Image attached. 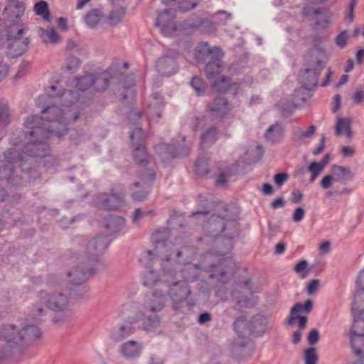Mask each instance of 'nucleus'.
<instances>
[{"mask_svg":"<svg viewBox=\"0 0 364 364\" xmlns=\"http://www.w3.org/2000/svg\"><path fill=\"white\" fill-rule=\"evenodd\" d=\"M270 327L268 318L263 315H257L250 320V331L255 336H262Z\"/></svg>","mask_w":364,"mask_h":364,"instance_id":"11","label":"nucleus"},{"mask_svg":"<svg viewBox=\"0 0 364 364\" xmlns=\"http://www.w3.org/2000/svg\"><path fill=\"white\" fill-rule=\"evenodd\" d=\"M233 325L235 330L239 334H242L246 330L250 331V321H247L245 316H240L236 318Z\"/></svg>","mask_w":364,"mask_h":364,"instance_id":"40","label":"nucleus"},{"mask_svg":"<svg viewBox=\"0 0 364 364\" xmlns=\"http://www.w3.org/2000/svg\"><path fill=\"white\" fill-rule=\"evenodd\" d=\"M46 290L39 291L37 294L34 302L31 304L29 309V316L36 321H38L41 318L46 316L49 308L46 302Z\"/></svg>","mask_w":364,"mask_h":364,"instance_id":"8","label":"nucleus"},{"mask_svg":"<svg viewBox=\"0 0 364 364\" xmlns=\"http://www.w3.org/2000/svg\"><path fill=\"white\" fill-rule=\"evenodd\" d=\"M24 28L23 26L14 24L9 27V35L13 39L20 38L19 37L23 33Z\"/></svg>","mask_w":364,"mask_h":364,"instance_id":"50","label":"nucleus"},{"mask_svg":"<svg viewBox=\"0 0 364 364\" xmlns=\"http://www.w3.org/2000/svg\"><path fill=\"white\" fill-rule=\"evenodd\" d=\"M308 171L310 172L311 176L310 182L312 183L318 177V176L323 171V164H319L318 161H313L310 164Z\"/></svg>","mask_w":364,"mask_h":364,"instance_id":"45","label":"nucleus"},{"mask_svg":"<svg viewBox=\"0 0 364 364\" xmlns=\"http://www.w3.org/2000/svg\"><path fill=\"white\" fill-rule=\"evenodd\" d=\"M284 129L279 123L271 125L265 132V139L271 142L276 143L279 141L283 136Z\"/></svg>","mask_w":364,"mask_h":364,"instance_id":"27","label":"nucleus"},{"mask_svg":"<svg viewBox=\"0 0 364 364\" xmlns=\"http://www.w3.org/2000/svg\"><path fill=\"white\" fill-rule=\"evenodd\" d=\"M354 315V323L350 331V338L351 346L357 348L359 341H362V335L364 333V319L361 318L362 315L358 313Z\"/></svg>","mask_w":364,"mask_h":364,"instance_id":"12","label":"nucleus"},{"mask_svg":"<svg viewBox=\"0 0 364 364\" xmlns=\"http://www.w3.org/2000/svg\"><path fill=\"white\" fill-rule=\"evenodd\" d=\"M37 31L41 41L44 44L55 45L61 41L60 36L53 28L45 29L39 27Z\"/></svg>","mask_w":364,"mask_h":364,"instance_id":"15","label":"nucleus"},{"mask_svg":"<svg viewBox=\"0 0 364 364\" xmlns=\"http://www.w3.org/2000/svg\"><path fill=\"white\" fill-rule=\"evenodd\" d=\"M352 118L338 117L336 124V134L338 136L346 134L348 139L353 136L351 129Z\"/></svg>","mask_w":364,"mask_h":364,"instance_id":"21","label":"nucleus"},{"mask_svg":"<svg viewBox=\"0 0 364 364\" xmlns=\"http://www.w3.org/2000/svg\"><path fill=\"white\" fill-rule=\"evenodd\" d=\"M228 110V102L223 97L216 98L209 107V111L214 117H223Z\"/></svg>","mask_w":364,"mask_h":364,"instance_id":"19","label":"nucleus"},{"mask_svg":"<svg viewBox=\"0 0 364 364\" xmlns=\"http://www.w3.org/2000/svg\"><path fill=\"white\" fill-rule=\"evenodd\" d=\"M353 101L356 105H360L364 102V91L357 90L353 96Z\"/></svg>","mask_w":364,"mask_h":364,"instance_id":"64","label":"nucleus"},{"mask_svg":"<svg viewBox=\"0 0 364 364\" xmlns=\"http://www.w3.org/2000/svg\"><path fill=\"white\" fill-rule=\"evenodd\" d=\"M319 338V332L317 329H312L308 334V342L310 346L316 344Z\"/></svg>","mask_w":364,"mask_h":364,"instance_id":"59","label":"nucleus"},{"mask_svg":"<svg viewBox=\"0 0 364 364\" xmlns=\"http://www.w3.org/2000/svg\"><path fill=\"white\" fill-rule=\"evenodd\" d=\"M125 15L126 11L123 8L112 11L107 16V21L109 26H115L119 24L123 20Z\"/></svg>","mask_w":364,"mask_h":364,"instance_id":"33","label":"nucleus"},{"mask_svg":"<svg viewBox=\"0 0 364 364\" xmlns=\"http://www.w3.org/2000/svg\"><path fill=\"white\" fill-rule=\"evenodd\" d=\"M213 173L216 176H218V178L216 179V184L217 186H223L226 183V178L228 177V173L225 171L220 170L218 172H216L215 170L213 171Z\"/></svg>","mask_w":364,"mask_h":364,"instance_id":"56","label":"nucleus"},{"mask_svg":"<svg viewBox=\"0 0 364 364\" xmlns=\"http://www.w3.org/2000/svg\"><path fill=\"white\" fill-rule=\"evenodd\" d=\"M304 215H305L304 208L301 206L297 207L293 213L292 220L294 223H299L304 219Z\"/></svg>","mask_w":364,"mask_h":364,"instance_id":"57","label":"nucleus"},{"mask_svg":"<svg viewBox=\"0 0 364 364\" xmlns=\"http://www.w3.org/2000/svg\"><path fill=\"white\" fill-rule=\"evenodd\" d=\"M318 355L316 349L314 347L309 348L304 351V360L305 364H317Z\"/></svg>","mask_w":364,"mask_h":364,"instance_id":"39","label":"nucleus"},{"mask_svg":"<svg viewBox=\"0 0 364 364\" xmlns=\"http://www.w3.org/2000/svg\"><path fill=\"white\" fill-rule=\"evenodd\" d=\"M68 282L77 285L86 280L85 272L77 268L72 269L67 273Z\"/></svg>","mask_w":364,"mask_h":364,"instance_id":"30","label":"nucleus"},{"mask_svg":"<svg viewBox=\"0 0 364 364\" xmlns=\"http://www.w3.org/2000/svg\"><path fill=\"white\" fill-rule=\"evenodd\" d=\"M43 113L49 116H31L27 117L25 122L26 128L28 129L26 132L28 144L24 147L23 152L31 156H43L40 151L41 144L53 133L59 138L66 134L67 123L75 122L79 116L75 108L66 105H63L62 107H49L45 109Z\"/></svg>","mask_w":364,"mask_h":364,"instance_id":"1","label":"nucleus"},{"mask_svg":"<svg viewBox=\"0 0 364 364\" xmlns=\"http://www.w3.org/2000/svg\"><path fill=\"white\" fill-rule=\"evenodd\" d=\"M134 157L135 161L139 164H146L148 162V156L144 146H135Z\"/></svg>","mask_w":364,"mask_h":364,"instance_id":"42","label":"nucleus"},{"mask_svg":"<svg viewBox=\"0 0 364 364\" xmlns=\"http://www.w3.org/2000/svg\"><path fill=\"white\" fill-rule=\"evenodd\" d=\"M46 302L50 310L55 312H62L67 310L70 304V296L63 291L46 290Z\"/></svg>","mask_w":364,"mask_h":364,"instance_id":"5","label":"nucleus"},{"mask_svg":"<svg viewBox=\"0 0 364 364\" xmlns=\"http://www.w3.org/2000/svg\"><path fill=\"white\" fill-rule=\"evenodd\" d=\"M330 171L334 176L336 181L338 182H344L353 177L350 168L347 166L334 164L331 166Z\"/></svg>","mask_w":364,"mask_h":364,"instance_id":"24","label":"nucleus"},{"mask_svg":"<svg viewBox=\"0 0 364 364\" xmlns=\"http://www.w3.org/2000/svg\"><path fill=\"white\" fill-rule=\"evenodd\" d=\"M358 289L356 291L355 304H360L361 300L364 299V269L361 271L357 279Z\"/></svg>","mask_w":364,"mask_h":364,"instance_id":"43","label":"nucleus"},{"mask_svg":"<svg viewBox=\"0 0 364 364\" xmlns=\"http://www.w3.org/2000/svg\"><path fill=\"white\" fill-rule=\"evenodd\" d=\"M102 18V13L98 9L90 10L85 16L87 25L90 28L96 27Z\"/></svg>","mask_w":364,"mask_h":364,"instance_id":"31","label":"nucleus"},{"mask_svg":"<svg viewBox=\"0 0 364 364\" xmlns=\"http://www.w3.org/2000/svg\"><path fill=\"white\" fill-rule=\"evenodd\" d=\"M304 195L299 189H295L291 192V200L293 203H299L303 198Z\"/></svg>","mask_w":364,"mask_h":364,"instance_id":"62","label":"nucleus"},{"mask_svg":"<svg viewBox=\"0 0 364 364\" xmlns=\"http://www.w3.org/2000/svg\"><path fill=\"white\" fill-rule=\"evenodd\" d=\"M294 270L296 273H301V278L304 279L309 274L308 262L306 260L299 261L294 267Z\"/></svg>","mask_w":364,"mask_h":364,"instance_id":"48","label":"nucleus"},{"mask_svg":"<svg viewBox=\"0 0 364 364\" xmlns=\"http://www.w3.org/2000/svg\"><path fill=\"white\" fill-rule=\"evenodd\" d=\"M304 14L309 16H319L318 18L315 19V23L318 26L324 27L329 23L328 17L326 14H322L321 10L319 9H314L310 6H307L304 9Z\"/></svg>","mask_w":364,"mask_h":364,"instance_id":"26","label":"nucleus"},{"mask_svg":"<svg viewBox=\"0 0 364 364\" xmlns=\"http://www.w3.org/2000/svg\"><path fill=\"white\" fill-rule=\"evenodd\" d=\"M191 85L198 95H202L205 92L206 87L203 80L198 76L192 78Z\"/></svg>","mask_w":364,"mask_h":364,"instance_id":"44","label":"nucleus"},{"mask_svg":"<svg viewBox=\"0 0 364 364\" xmlns=\"http://www.w3.org/2000/svg\"><path fill=\"white\" fill-rule=\"evenodd\" d=\"M159 283H161L160 273L159 274L154 270H149L144 274L143 284L144 286L152 287Z\"/></svg>","mask_w":364,"mask_h":364,"instance_id":"32","label":"nucleus"},{"mask_svg":"<svg viewBox=\"0 0 364 364\" xmlns=\"http://www.w3.org/2000/svg\"><path fill=\"white\" fill-rule=\"evenodd\" d=\"M212 86L213 89L217 92H225L230 87V79L228 77L222 76L218 79H215Z\"/></svg>","mask_w":364,"mask_h":364,"instance_id":"38","label":"nucleus"},{"mask_svg":"<svg viewBox=\"0 0 364 364\" xmlns=\"http://www.w3.org/2000/svg\"><path fill=\"white\" fill-rule=\"evenodd\" d=\"M316 127L311 125L307 131H303L301 128L296 127L294 129V140L301 141L304 139L310 138L315 132Z\"/></svg>","mask_w":364,"mask_h":364,"instance_id":"36","label":"nucleus"},{"mask_svg":"<svg viewBox=\"0 0 364 364\" xmlns=\"http://www.w3.org/2000/svg\"><path fill=\"white\" fill-rule=\"evenodd\" d=\"M124 225V220L121 217L111 218L106 227L109 229L110 233H114L120 231Z\"/></svg>","mask_w":364,"mask_h":364,"instance_id":"37","label":"nucleus"},{"mask_svg":"<svg viewBox=\"0 0 364 364\" xmlns=\"http://www.w3.org/2000/svg\"><path fill=\"white\" fill-rule=\"evenodd\" d=\"M81 61L77 57H70L66 62L65 69L70 72L76 71L80 66Z\"/></svg>","mask_w":364,"mask_h":364,"instance_id":"49","label":"nucleus"},{"mask_svg":"<svg viewBox=\"0 0 364 364\" xmlns=\"http://www.w3.org/2000/svg\"><path fill=\"white\" fill-rule=\"evenodd\" d=\"M218 131L217 129L213 127L208 129L204 134L201 135V144H212L217 139Z\"/></svg>","mask_w":364,"mask_h":364,"instance_id":"41","label":"nucleus"},{"mask_svg":"<svg viewBox=\"0 0 364 364\" xmlns=\"http://www.w3.org/2000/svg\"><path fill=\"white\" fill-rule=\"evenodd\" d=\"M134 331V328L130 323L122 325L112 334V338L117 342L122 341L130 336Z\"/></svg>","mask_w":364,"mask_h":364,"instance_id":"28","label":"nucleus"},{"mask_svg":"<svg viewBox=\"0 0 364 364\" xmlns=\"http://www.w3.org/2000/svg\"><path fill=\"white\" fill-rule=\"evenodd\" d=\"M43 332L29 318H20L0 326V358L9 355L14 349L28 346L41 338Z\"/></svg>","mask_w":364,"mask_h":364,"instance_id":"2","label":"nucleus"},{"mask_svg":"<svg viewBox=\"0 0 364 364\" xmlns=\"http://www.w3.org/2000/svg\"><path fill=\"white\" fill-rule=\"evenodd\" d=\"M108 246V242L105 237L93 238L87 245V253L90 256H97L103 252Z\"/></svg>","mask_w":364,"mask_h":364,"instance_id":"18","label":"nucleus"},{"mask_svg":"<svg viewBox=\"0 0 364 364\" xmlns=\"http://www.w3.org/2000/svg\"><path fill=\"white\" fill-rule=\"evenodd\" d=\"M188 249L185 247L183 250H176L170 242H157L156 250L161 259L160 274L162 284L167 285L178 281L176 279L179 262L175 259H180L184 254V250Z\"/></svg>","mask_w":364,"mask_h":364,"instance_id":"3","label":"nucleus"},{"mask_svg":"<svg viewBox=\"0 0 364 364\" xmlns=\"http://www.w3.org/2000/svg\"><path fill=\"white\" fill-rule=\"evenodd\" d=\"M13 173V168L9 163L0 162V180L9 178Z\"/></svg>","mask_w":364,"mask_h":364,"instance_id":"47","label":"nucleus"},{"mask_svg":"<svg viewBox=\"0 0 364 364\" xmlns=\"http://www.w3.org/2000/svg\"><path fill=\"white\" fill-rule=\"evenodd\" d=\"M28 43L27 38L13 39L9 46V54L13 58L22 55L26 50Z\"/></svg>","mask_w":364,"mask_h":364,"instance_id":"23","label":"nucleus"},{"mask_svg":"<svg viewBox=\"0 0 364 364\" xmlns=\"http://www.w3.org/2000/svg\"><path fill=\"white\" fill-rule=\"evenodd\" d=\"M289 174L287 173H277L274 176V181L278 186H282L284 182L288 179Z\"/></svg>","mask_w":364,"mask_h":364,"instance_id":"61","label":"nucleus"},{"mask_svg":"<svg viewBox=\"0 0 364 364\" xmlns=\"http://www.w3.org/2000/svg\"><path fill=\"white\" fill-rule=\"evenodd\" d=\"M141 345L135 341H129L124 343L120 347L122 355L126 359H134L138 358L141 352Z\"/></svg>","mask_w":364,"mask_h":364,"instance_id":"14","label":"nucleus"},{"mask_svg":"<svg viewBox=\"0 0 364 364\" xmlns=\"http://www.w3.org/2000/svg\"><path fill=\"white\" fill-rule=\"evenodd\" d=\"M166 300V294L164 291L155 289L151 294L145 296L144 311L152 313L160 311L165 306Z\"/></svg>","mask_w":364,"mask_h":364,"instance_id":"6","label":"nucleus"},{"mask_svg":"<svg viewBox=\"0 0 364 364\" xmlns=\"http://www.w3.org/2000/svg\"><path fill=\"white\" fill-rule=\"evenodd\" d=\"M96 82L105 84V87L108 86V81L106 78H96V77L92 74H87L80 78H77L76 86L79 90L85 91L94 85Z\"/></svg>","mask_w":364,"mask_h":364,"instance_id":"17","label":"nucleus"},{"mask_svg":"<svg viewBox=\"0 0 364 364\" xmlns=\"http://www.w3.org/2000/svg\"><path fill=\"white\" fill-rule=\"evenodd\" d=\"M362 341H359V344L357 348L352 346L354 353L358 356H364V333L362 335Z\"/></svg>","mask_w":364,"mask_h":364,"instance_id":"63","label":"nucleus"},{"mask_svg":"<svg viewBox=\"0 0 364 364\" xmlns=\"http://www.w3.org/2000/svg\"><path fill=\"white\" fill-rule=\"evenodd\" d=\"M156 69L161 75L170 76L176 73L177 70V64L173 57L164 55L158 60L156 63Z\"/></svg>","mask_w":364,"mask_h":364,"instance_id":"13","label":"nucleus"},{"mask_svg":"<svg viewBox=\"0 0 364 364\" xmlns=\"http://www.w3.org/2000/svg\"><path fill=\"white\" fill-rule=\"evenodd\" d=\"M320 281L318 279L311 280L306 287L307 293L309 295L314 294L319 288Z\"/></svg>","mask_w":364,"mask_h":364,"instance_id":"58","label":"nucleus"},{"mask_svg":"<svg viewBox=\"0 0 364 364\" xmlns=\"http://www.w3.org/2000/svg\"><path fill=\"white\" fill-rule=\"evenodd\" d=\"M36 14L41 16L46 21H50V14L48 10V4L44 1L36 3L34 6Z\"/></svg>","mask_w":364,"mask_h":364,"instance_id":"35","label":"nucleus"},{"mask_svg":"<svg viewBox=\"0 0 364 364\" xmlns=\"http://www.w3.org/2000/svg\"><path fill=\"white\" fill-rule=\"evenodd\" d=\"M9 122V112L7 107H0V129L6 127Z\"/></svg>","mask_w":364,"mask_h":364,"instance_id":"52","label":"nucleus"},{"mask_svg":"<svg viewBox=\"0 0 364 364\" xmlns=\"http://www.w3.org/2000/svg\"><path fill=\"white\" fill-rule=\"evenodd\" d=\"M124 194H100L97 198L98 205L106 210H114L122 205Z\"/></svg>","mask_w":364,"mask_h":364,"instance_id":"9","label":"nucleus"},{"mask_svg":"<svg viewBox=\"0 0 364 364\" xmlns=\"http://www.w3.org/2000/svg\"><path fill=\"white\" fill-rule=\"evenodd\" d=\"M146 135L143 132V130L141 127H136L135 128L131 135L130 139L132 140V142L134 146H141L139 144V142L142 141L144 139H145Z\"/></svg>","mask_w":364,"mask_h":364,"instance_id":"46","label":"nucleus"},{"mask_svg":"<svg viewBox=\"0 0 364 364\" xmlns=\"http://www.w3.org/2000/svg\"><path fill=\"white\" fill-rule=\"evenodd\" d=\"M215 170L213 166L209 167L208 161L206 159H199L195 164V171L201 176H205L210 172Z\"/></svg>","mask_w":364,"mask_h":364,"instance_id":"34","label":"nucleus"},{"mask_svg":"<svg viewBox=\"0 0 364 364\" xmlns=\"http://www.w3.org/2000/svg\"><path fill=\"white\" fill-rule=\"evenodd\" d=\"M318 75L317 70L312 68L306 69L301 75V81L303 84V87L306 90L314 87L318 82Z\"/></svg>","mask_w":364,"mask_h":364,"instance_id":"25","label":"nucleus"},{"mask_svg":"<svg viewBox=\"0 0 364 364\" xmlns=\"http://www.w3.org/2000/svg\"><path fill=\"white\" fill-rule=\"evenodd\" d=\"M167 295L173 303L174 310H178L181 305L191 296L192 291L186 281H176L166 285Z\"/></svg>","mask_w":364,"mask_h":364,"instance_id":"4","label":"nucleus"},{"mask_svg":"<svg viewBox=\"0 0 364 364\" xmlns=\"http://www.w3.org/2000/svg\"><path fill=\"white\" fill-rule=\"evenodd\" d=\"M210 277L222 284H226L230 280L228 272L220 265L212 267Z\"/></svg>","mask_w":364,"mask_h":364,"instance_id":"29","label":"nucleus"},{"mask_svg":"<svg viewBox=\"0 0 364 364\" xmlns=\"http://www.w3.org/2000/svg\"><path fill=\"white\" fill-rule=\"evenodd\" d=\"M328 60V56L323 48L312 49L307 57L309 65L315 70H321Z\"/></svg>","mask_w":364,"mask_h":364,"instance_id":"10","label":"nucleus"},{"mask_svg":"<svg viewBox=\"0 0 364 364\" xmlns=\"http://www.w3.org/2000/svg\"><path fill=\"white\" fill-rule=\"evenodd\" d=\"M303 308V305L301 303H296L291 309L289 316L286 319V323L289 326H291L294 324V321L298 319L299 321V326L300 328H304L306 322L307 318L306 316H299V313L301 311Z\"/></svg>","mask_w":364,"mask_h":364,"instance_id":"20","label":"nucleus"},{"mask_svg":"<svg viewBox=\"0 0 364 364\" xmlns=\"http://www.w3.org/2000/svg\"><path fill=\"white\" fill-rule=\"evenodd\" d=\"M203 45L207 47L208 53L213 55V58H215L214 60H221L223 57L224 52L221 48L218 47L210 48L208 43H204Z\"/></svg>","mask_w":364,"mask_h":364,"instance_id":"54","label":"nucleus"},{"mask_svg":"<svg viewBox=\"0 0 364 364\" xmlns=\"http://www.w3.org/2000/svg\"><path fill=\"white\" fill-rule=\"evenodd\" d=\"M336 181L333 174L330 172L329 173L325 175L321 181L320 185L321 187L326 190L329 188L333 183V182Z\"/></svg>","mask_w":364,"mask_h":364,"instance_id":"53","label":"nucleus"},{"mask_svg":"<svg viewBox=\"0 0 364 364\" xmlns=\"http://www.w3.org/2000/svg\"><path fill=\"white\" fill-rule=\"evenodd\" d=\"M356 300V294L354 297V301L352 306V311L353 314H356L358 313L359 315H362L364 313V299H363L360 303V304H355Z\"/></svg>","mask_w":364,"mask_h":364,"instance_id":"60","label":"nucleus"},{"mask_svg":"<svg viewBox=\"0 0 364 364\" xmlns=\"http://www.w3.org/2000/svg\"><path fill=\"white\" fill-rule=\"evenodd\" d=\"M218 23H226L230 18L231 14L225 11H218L214 14Z\"/></svg>","mask_w":364,"mask_h":364,"instance_id":"55","label":"nucleus"},{"mask_svg":"<svg viewBox=\"0 0 364 364\" xmlns=\"http://www.w3.org/2000/svg\"><path fill=\"white\" fill-rule=\"evenodd\" d=\"M185 139L183 136L180 137V143L174 145V156L184 154L189 150L188 147L184 144Z\"/></svg>","mask_w":364,"mask_h":364,"instance_id":"51","label":"nucleus"},{"mask_svg":"<svg viewBox=\"0 0 364 364\" xmlns=\"http://www.w3.org/2000/svg\"><path fill=\"white\" fill-rule=\"evenodd\" d=\"M9 3L4 9V15L9 19L18 18L25 11V6L23 2L18 0L9 1Z\"/></svg>","mask_w":364,"mask_h":364,"instance_id":"16","label":"nucleus"},{"mask_svg":"<svg viewBox=\"0 0 364 364\" xmlns=\"http://www.w3.org/2000/svg\"><path fill=\"white\" fill-rule=\"evenodd\" d=\"M175 13L171 10H164L159 14L156 26L159 27L161 33L166 36H172L176 31L174 22Z\"/></svg>","mask_w":364,"mask_h":364,"instance_id":"7","label":"nucleus"},{"mask_svg":"<svg viewBox=\"0 0 364 364\" xmlns=\"http://www.w3.org/2000/svg\"><path fill=\"white\" fill-rule=\"evenodd\" d=\"M225 68L221 60H213L208 62L205 68V73L208 80H215Z\"/></svg>","mask_w":364,"mask_h":364,"instance_id":"22","label":"nucleus"}]
</instances>
